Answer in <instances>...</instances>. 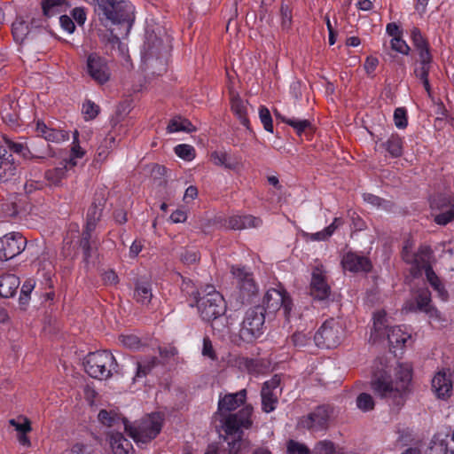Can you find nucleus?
<instances>
[{
	"mask_svg": "<svg viewBox=\"0 0 454 454\" xmlns=\"http://www.w3.org/2000/svg\"><path fill=\"white\" fill-rule=\"evenodd\" d=\"M450 205V200L444 195H438L431 201V207L433 208H442L444 207H449Z\"/></svg>",
	"mask_w": 454,
	"mask_h": 454,
	"instance_id": "nucleus-60",
	"label": "nucleus"
},
{
	"mask_svg": "<svg viewBox=\"0 0 454 454\" xmlns=\"http://www.w3.org/2000/svg\"><path fill=\"white\" fill-rule=\"evenodd\" d=\"M72 168L73 167L64 160L60 166L46 171L45 178L51 184L59 185L61 184V181L67 177V172Z\"/></svg>",
	"mask_w": 454,
	"mask_h": 454,
	"instance_id": "nucleus-30",
	"label": "nucleus"
},
{
	"mask_svg": "<svg viewBox=\"0 0 454 454\" xmlns=\"http://www.w3.org/2000/svg\"><path fill=\"white\" fill-rule=\"evenodd\" d=\"M6 151L0 148V182L10 180L16 173V166L9 159L5 158Z\"/></svg>",
	"mask_w": 454,
	"mask_h": 454,
	"instance_id": "nucleus-31",
	"label": "nucleus"
},
{
	"mask_svg": "<svg viewBox=\"0 0 454 454\" xmlns=\"http://www.w3.org/2000/svg\"><path fill=\"white\" fill-rule=\"evenodd\" d=\"M252 412L253 407L246 405L238 413L229 414L224 419L223 427L229 454H240L242 450L249 449V442L242 439L241 428H249L252 426Z\"/></svg>",
	"mask_w": 454,
	"mask_h": 454,
	"instance_id": "nucleus-2",
	"label": "nucleus"
},
{
	"mask_svg": "<svg viewBox=\"0 0 454 454\" xmlns=\"http://www.w3.org/2000/svg\"><path fill=\"white\" fill-rule=\"evenodd\" d=\"M156 357H150L136 363L137 372L135 380L145 377L156 365Z\"/></svg>",
	"mask_w": 454,
	"mask_h": 454,
	"instance_id": "nucleus-39",
	"label": "nucleus"
},
{
	"mask_svg": "<svg viewBox=\"0 0 454 454\" xmlns=\"http://www.w3.org/2000/svg\"><path fill=\"white\" fill-rule=\"evenodd\" d=\"M82 113L86 120H92L99 113V107L90 100L86 101L82 106Z\"/></svg>",
	"mask_w": 454,
	"mask_h": 454,
	"instance_id": "nucleus-49",
	"label": "nucleus"
},
{
	"mask_svg": "<svg viewBox=\"0 0 454 454\" xmlns=\"http://www.w3.org/2000/svg\"><path fill=\"white\" fill-rule=\"evenodd\" d=\"M64 5L65 0H44L43 2V11L45 16L51 17L60 12Z\"/></svg>",
	"mask_w": 454,
	"mask_h": 454,
	"instance_id": "nucleus-42",
	"label": "nucleus"
},
{
	"mask_svg": "<svg viewBox=\"0 0 454 454\" xmlns=\"http://www.w3.org/2000/svg\"><path fill=\"white\" fill-rule=\"evenodd\" d=\"M343 223V221L341 218H339V217H335L333 219V222L329 225L327 226L326 228H325V233L328 235V237L330 238L333 232L340 226L342 225Z\"/></svg>",
	"mask_w": 454,
	"mask_h": 454,
	"instance_id": "nucleus-64",
	"label": "nucleus"
},
{
	"mask_svg": "<svg viewBox=\"0 0 454 454\" xmlns=\"http://www.w3.org/2000/svg\"><path fill=\"white\" fill-rule=\"evenodd\" d=\"M246 398V389H242L234 394H226L219 399L218 411L222 414L232 411L242 405L245 403Z\"/></svg>",
	"mask_w": 454,
	"mask_h": 454,
	"instance_id": "nucleus-20",
	"label": "nucleus"
},
{
	"mask_svg": "<svg viewBox=\"0 0 454 454\" xmlns=\"http://www.w3.org/2000/svg\"><path fill=\"white\" fill-rule=\"evenodd\" d=\"M330 286L326 282L322 266L315 267L310 282V294L317 300H325L329 296Z\"/></svg>",
	"mask_w": 454,
	"mask_h": 454,
	"instance_id": "nucleus-17",
	"label": "nucleus"
},
{
	"mask_svg": "<svg viewBox=\"0 0 454 454\" xmlns=\"http://www.w3.org/2000/svg\"><path fill=\"white\" fill-rule=\"evenodd\" d=\"M98 418L103 425L109 427L122 425L125 428V425H128L125 419L121 418L116 412L112 411L102 410L99 411Z\"/></svg>",
	"mask_w": 454,
	"mask_h": 454,
	"instance_id": "nucleus-34",
	"label": "nucleus"
},
{
	"mask_svg": "<svg viewBox=\"0 0 454 454\" xmlns=\"http://www.w3.org/2000/svg\"><path fill=\"white\" fill-rule=\"evenodd\" d=\"M263 304L267 313L274 314L282 309L286 317H288L292 309V301L283 288L269 289L263 297Z\"/></svg>",
	"mask_w": 454,
	"mask_h": 454,
	"instance_id": "nucleus-12",
	"label": "nucleus"
},
{
	"mask_svg": "<svg viewBox=\"0 0 454 454\" xmlns=\"http://www.w3.org/2000/svg\"><path fill=\"white\" fill-rule=\"evenodd\" d=\"M120 340L123 346L131 349H137L141 345L139 338L133 334L121 335Z\"/></svg>",
	"mask_w": 454,
	"mask_h": 454,
	"instance_id": "nucleus-54",
	"label": "nucleus"
},
{
	"mask_svg": "<svg viewBox=\"0 0 454 454\" xmlns=\"http://www.w3.org/2000/svg\"><path fill=\"white\" fill-rule=\"evenodd\" d=\"M176 154L185 160H192L195 157V150L190 145H178L175 147Z\"/></svg>",
	"mask_w": 454,
	"mask_h": 454,
	"instance_id": "nucleus-46",
	"label": "nucleus"
},
{
	"mask_svg": "<svg viewBox=\"0 0 454 454\" xmlns=\"http://www.w3.org/2000/svg\"><path fill=\"white\" fill-rule=\"evenodd\" d=\"M168 51V46L163 43V41L156 36H150L144 46V58L150 60L153 58H160Z\"/></svg>",
	"mask_w": 454,
	"mask_h": 454,
	"instance_id": "nucleus-24",
	"label": "nucleus"
},
{
	"mask_svg": "<svg viewBox=\"0 0 454 454\" xmlns=\"http://www.w3.org/2000/svg\"><path fill=\"white\" fill-rule=\"evenodd\" d=\"M313 454H343L330 441H321L314 448Z\"/></svg>",
	"mask_w": 454,
	"mask_h": 454,
	"instance_id": "nucleus-43",
	"label": "nucleus"
},
{
	"mask_svg": "<svg viewBox=\"0 0 454 454\" xmlns=\"http://www.w3.org/2000/svg\"><path fill=\"white\" fill-rule=\"evenodd\" d=\"M194 298L201 317L210 321L224 314L226 306L222 294L213 286H207L196 293Z\"/></svg>",
	"mask_w": 454,
	"mask_h": 454,
	"instance_id": "nucleus-7",
	"label": "nucleus"
},
{
	"mask_svg": "<svg viewBox=\"0 0 454 454\" xmlns=\"http://www.w3.org/2000/svg\"><path fill=\"white\" fill-rule=\"evenodd\" d=\"M394 121L395 124L398 129H404L406 128L408 122H407V117H406V111L403 108H396L394 113Z\"/></svg>",
	"mask_w": 454,
	"mask_h": 454,
	"instance_id": "nucleus-56",
	"label": "nucleus"
},
{
	"mask_svg": "<svg viewBox=\"0 0 454 454\" xmlns=\"http://www.w3.org/2000/svg\"><path fill=\"white\" fill-rule=\"evenodd\" d=\"M411 248V244L407 241L403 251V260L409 263L414 264V266L411 268V271L416 270V272L414 273L415 275L418 274L421 270H424L427 281L438 293L439 297L442 301H446L448 298V293L428 262L431 253L430 248L427 247H421L419 252L416 254H412L409 251Z\"/></svg>",
	"mask_w": 454,
	"mask_h": 454,
	"instance_id": "nucleus-5",
	"label": "nucleus"
},
{
	"mask_svg": "<svg viewBox=\"0 0 454 454\" xmlns=\"http://www.w3.org/2000/svg\"><path fill=\"white\" fill-rule=\"evenodd\" d=\"M96 12L101 21L126 24L129 28L134 20V7L127 0H95Z\"/></svg>",
	"mask_w": 454,
	"mask_h": 454,
	"instance_id": "nucleus-4",
	"label": "nucleus"
},
{
	"mask_svg": "<svg viewBox=\"0 0 454 454\" xmlns=\"http://www.w3.org/2000/svg\"><path fill=\"white\" fill-rule=\"evenodd\" d=\"M86 71L98 83H106L110 79V69L106 60L97 53H90L87 57Z\"/></svg>",
	"mask_w": 454,
	"mask_h": 454,
	"instance_id": "nucleus-15",
	"label": "nucleus"
},
{
	"mask_svg": "<svg viewBox=\"0 0 454 454\" xmlns=\"http://www.w3.org/2000/svg\"><path fill=\"white\" fill-rule=\"evenodd\" d=\"M411 39L416 50L419 51V59H428V56H431L428 44L418 28L412 29Z\"/></svg>",
	"mask_w": 454,
	"mask_h": 454,
	"instance_id": "nucleus-35",
	"label": "nucleus"
},
{
	"mask_svg": "<svg viewBox=\"0 0 454 454\" xmlns=\"http://www.w3.org/2000/svg\"><path fill=\"white\" fill-rule=\"evenodd\" d=\"M287 451L288 454H309V450L306 445L294 440L287 442Z\"/></svg>",
	"mask_w": 454,
	"mask_h": 454,
	"instance_id": "nucleus-51",
	"label": "nucleus"
},
{
	"mask_svg": "<svg viewBox=\"0 0 454 454\" xmlns=\"http://www.w3.org/2000/svg\"><path fill=\"white\" fill-rule=\"evenodd\" d=\"M280 380L275 376L266 381L261 391L262 409L264 412L273 411L278 403V396L281 393L279 387Z\"/></svg>",
	"mask_w": 454,
	"mask_h": 454,
	"instance_id": "nucleus-16",
	"label": "nucleus"
},
{
	"mask_svg": "<svg viewBox=\"0 0 454 454\" xmlns=\"http://www.w3.org/2000/svg\"><path fill=\"white\" fill-rule=\"evenodd\" d=\"M259 117L262 123L263 124L264 129L267 131L273 133L272 118L270 116L269 109L266 106H262L259 108Z\"/></svg>",
	"mask_w": 454,
	"mask_h": 454,
	"instance_id": "nucleus-47",
	"label": "nucleus"
},
{
	"mask_svg": "<svg viewBox=\"0 0 454 454\" xmlns=\"http://www.w3.org/2000/svg\"><path fill=\"white\" fill-rule=\"evenodd\" d=\"M27 34V27L23 21L12 24V35L16 41L22 42Z\"/></svg>",
	"mask_w": 454,
	"mask_h": 454,
	"instance_id": "nucleus-50",
	"label": "nucleus"
},
{
	"mask_svg": "<svg viewBox=\"0 0 454 454\" xmlns=\"http://www.w3.org/2000/svg\"><path fill=\"white\" fill-rule=\"evenodd\" d=\"M332 414V408L328 406H319L309 415L302 417L299 421V426L311 431L325 429Z\"/></svg>",
	"mask_w": 454,
	"mask_h": 454,
	"instance_id": "nucleus-13",
	"label": "nucleus"
},
{
	"mask_svg": "<svg viewBox=\"0 0 454 454\" xmlns=\"http://www.w3.org/2000/svg\"><path fill=\"white\" fill-rule=\"evenodd\" d=\"M103 280L106 285H116L118 282V276L114 270H106L103 274Z\"/></svg>",
	"mask_w": 454,
	"mask_h": 454,
	"instance_id": "nucleus-63",
	"label": "nucleus"
},
{
	"mask_svg": "<svg viewBox=\"0 0 454 454\" xmlns=\"http://www.w3.org/2000/svg\"><path fill=\"white\" fill-rule=\"evenodd\" d=\"M210 159L215 165L224 167L227 169L237 171L242 167L240 158L231 155L225 151L213 152Z\"/></svg>",
	"mask_w": 454,
	"mask_h": 454,
	"instance_id": "nucleus-23",
	"label": "nucleus"
},
{
	"mask_svg": "<svg viewBox=\"0 0 454 454\" xmlns=\"http://www.w3.org/2000/svg\"><path fill=\"white\" fill-rule=\"evenodd\" d=\"M78 131L75 130L74 132V142H73V147L71 149V154L68 160H65L71 167L76 166V159H80L84 155V151L82 148L79 145L78 143Z\"/></svg>",
	"mask_w": 454,
	"mask_h": 454,
	"instance_id": "nucleus-41",
	"label": "nucleus"
},
{
	"mask_svg": "<svg viewBox=\"0 0 454 454\" xmlns=\"http://www.w3.org/2000/svg\"><path fill=\"white\" fill-rule=\"evenodd\" d=\"M374 405V400L370 394L362 393L356 398L357 408L364 412L373 410Z\"/></svg>",
	"mask_w": 454,
	"mask_h": 454,
	"instance_id": "nucleus-44",
	"label": "nucleus"
},
{
	"mask_svg": "<svg viewBox=\"0 0 454 454\" xmlns=\"http://www.w3.org/2000/svg\"><path fill=\"white\" fill-rule=\"evenodd\" d=\"M416 301L419 310L430 316L437 314V310L431 305V294L428 290H421L416 298Z\"/></svg>",
	"mask_w": 454,
	"mask_h": 454,
	"instance_id": "nucleus-37",
	"label": "nucleus"
},
{
	"mask_svg": "<svg viewBox=\"0 0 454 454\" xmlns=\"http://www.w3.org/2000/svg\"><path fill=\"white\" fill-rule=\"evenodd\" d=\"M411 369L409 365H400L393 380L386 372L375 374L371 381L373 392L387 400L394 410L399 411L410 394Z\"/></svg>",
	"mask_w": 454,
	"mask_h": 454,
	"instance_id": "nucleus-1",
	"label": "nucleus"
},
{
	"mask_svg": "<svg viewBox=\"0 0 454 454\" xmlns=\"http://www.w3.org/2000/svg\"><path fill=\"white\" fill-rule=\"evenodd\" d=\"M102 207L101 205L93 203L88 209L86 217V227L89 229H95L97 223L101 217Z\"/></svg>",
	"mask_w": 454,
	"mask_h": 454,
	"instance_id": "nucleus-40",
	"label": "nucleus"
},
{
	"mask_svg": "<svg viewBox=\"0 0 454 454\" xmlns=\"http://www.w3.org/2000/svg\"><path fill=\"white\" fill-rule=\"evenodd\" d=\"M134 298L141 304H149L153 298L152 283L147 280L137 281L135 286Z\"/></svg>",
	"mask_w": 454,
	"mask_h": 454,
	"instance_id": "nucleus-29",
	"label": "nucleus"
},
{
	"mask_svg": "<svg viewBox=\"0 0 454 454\" xmlns=\"http://www.w3.org/2000/svg\"><path fill=\"white\" fill-rule=\"evenodd\" d=\"M4 139L7 147L24 160L44 159L50 154L46 152H41L34 146L30 149L26 144L16 143L7 137H4Z\"/></svg>",
	"mask_w": 454,
	"mask_h": 454,
	"instance_id": "nucleus-18",
	"label": "nucleus"
},
{
	"mask_svg": "<svg viewBox=\"0 0 454 454\" xmlns=\"http://www.w3.org/2000/svg\"><path fill=\"white\" fill-rule=\"evenodd\" d=\"M432 388L438 398L447 399L452 391V381L446 372H437L432 380Z\"/></svg>",
	"mask_w": 454,
	"mask_h": 454,
	"instance_id": "nucleus-19",
	"label": "nucleus"
},
{
	"mask_svg": "<svg viewBox=\"0 0 454 454\" xmlns=\"http://www.w3.org/2000/svg\"><path fill=\"white\" fill-rule=\"evenodd\" d=\"M33 289H34V284L32 283L31 280L26 282L22 286L21 291H20V303L25 304L27 302V301L29 300V294Z\"/></svg>",
	"mask_w": 454,
	"mask_h": 454,
	"instance_id": "nucleus-59",
	"label": "nucleus"
},
{
	"mask_svg": "<svg viewBox=\"0 0 454 454\" xmlns=\"http://www.w3.org/2000/svg\"><path fill=\"white\" fill-rule=\"evenodd\" d=\"M195 130V127L192 124L190 121H188L187 119H183L181 117H175L172 120H170L167 127V131L168 133H174L178 131H185L190 133Z\"/></svg>",
	"mask_w": 454,
	"mask_h": 454,
	"instance_id": "nucleus-36",
	"label": "nucleus"
},
{
	"mask_svg": "<svg viewBox=\"0 0 454 454\" xmlns=\"http://www.w3.org/2000/svg\"><path fill=\"white\" fill-rule=\"evenodd\" d=\"M420 66L416 67L414 70V74L416 77L420 80L428 78V73L431 67L432 57L428 56V59H419Z\"/></svg>",
	"mask_w": 454,
	"mask_h": 454,
	"instance_id": "nucleus-45",
	"label": "nucleus"
},
{
	"mask_svg": "<svg viewBox=\"0 0 454 454\" xmlns=\"http://www.w3.org/2000/svg\"><path fill=\"white\" fill-rule=\"evenodd\" d=\"M343 336V327L340 321L329 319L316 333L314 340L318 347L332 348L337 347Z\"/></svg>",
	"mask_w": 454,
	"mask_h": 454,
	"instance_id": "nucleus-11",
	"label": "nucleus"
},
{
	"mask_svg": "<svg viewBox=\"0 0 454 454\" xmlns=\"http://www.w3.org/2000/svg\"><path fill=\"white\" fill-rule=\"evenodd\" d=\"M20 286V279L13 274H6L0 277V296L3 298L12 297Z\"/></svg>",
	"mask_w": 454,
	"mask_h": 454,
	"instance_id": "nucleus-27",
	"label": "nucleus"
},
{
	"mask_svg": "<svg viewBox=\"0 0 454 454\" xmlns=\"http://www.w3.org/2000/svg\"><path fill=\"white\" fill-rule=\"evenodd\" d=\"M85 372L92 378L106 380L117 372V363L113 354L106 350L90 353L84 358Z\"/></svg>",
	"mask_w": 454,
	"mask_h": 454,
	"instance_id": "nucleus-8",
	"label": "nucleus"
},
{
	"mask_svg": "<svg viewBox=\"0 0 454 454\" xmlns=\"http://www.w3.org/2000/svg\"><path fill=\"white\" fill-rule=\"evenodd\" d=\"M36 132L38 136L49 142L59 143L68 139V135L66 132L49 128L42 121H37Z\"/></svg>",
	"mask_w": 454,
	"mask_h": 454,
	"instance_id": "nucleus-26",
	"label": "nucleus"
},
{
	"mask_svg": "<svg viewBox=\"0 0 454 454\" xmlns=\"http://www.w3.org/2000/svg\"><path fill=\"white\" fill-rule=\"evenodd\" d=\"M26 239L20 233H9L0 238V261H8L25 248Z\"/></svg>",
	"mask_w": 454,
	"mask_h": 454,
	"instance_id": "nucleus-14",
	"label": "nucleus"
},
{
	"mask_svg": "<svg viewBox=\"0 0 454 454\" xmlns=\"http://www.w3.org/2000/svg\"><path fill=\"white\" fill-rule=\"evenodd\" d=\"M226 223L231 229L242 230L259 227L262 224V220L250 215H232L227 219Z\"/></svg>",
	"mask_w": 454,
	"mask_h": 454,
	"instance_id": "nucleus-25",
	"label": "nucleus"
},
{
	"mask_svg": "<svg viewBox=\"0 0 454 454\" xmlns=\"http://www.w3.org/2000/svg\"><path fill=\"white\" fill-rule=\"evenodd\" d=\"M263 310L262 307L256 306L247 311L239 330V336L244 341L250 342L262 334L265 321Z\"/></svg>",
	"mask_w": 454,
	"mask_h": 454,
	"instance_id": "nucleus-10",
	"label": "nucleus"
},
{
	"mask_svg": "<svg viewBox=\"0 0 454 454\" xmlns=\"http://www.w3.org/2000/svg\"><path fill=\"white\" fill-rule=\"evenodd\" d=\"M231 106L232 112L244 126H248L247 102L243 101L238 95H231Z\"/></svg>",
	"mask_w": 454,
	"mask_h": 454,
	"instance_id": "nucleus-32",
	"label": "nucleus"
},
{
	"mask_svg": "<svg viewBox=\"0 0 454 454\" xmlns=\"http://www.w3.org/2000/svg\"><path fill=\"white\" fill-rule=\"evenodd\" d=\"M382 145L392 157H400L403 154V139L397 134H392Z\"/></svg>",
	"mask_w": 454,
	"mask_h": 454,
	"instance_id": "nucleus-38",
	"label": "nucleus"
},
{
	"mask_svg": "<svg viewBox=\"0 0 454 454\" xmlns=\"http://www.w3.org/2000/svg\"><path fill=\"white\" fill-rule=\"evenodd\" d=\"M60 25L68 33L74 32L75 26L74 21L67 15H63L60 17Z\"/></svg>",
	"mask_w": 454,
	"mask_h": 454,
	"instance_id": "nucleus-62",
	"label": "nucleus"
},
{
	"mask_svg": "<svg viewBox=\"0 0 454 454\" xmlns=\"http://www.w3.org/2000/svg\"><path fill=\"white\" fill-rule=\"evenodd\" d=\"M454 218V213L451 210H449L445 213L439 214L435 215L434 221L436 223L441 225H445L450 223Z\"/></svg>",
	"mask_w": 454,
	"mask_h": 454,
	"instance_id": "nucleus-61",
	"label": "nucleus"
},
{
	"mask_svg": "<svg viewBox=\"0 0 454 454\" xmlns=\"http://www.w3.org/2000/svg\"><path fill=\"white\" fill-rule=\"evenodd\" d=\"M390 43H391V48L394 51L400 52L402 54H404V55H407L409 53L410 47L408 46L406 42L400 37V35L392 38Z\"/></svg>",
	"mask_w": 454,
	"mask_h": 454,
	"instance_id": "nucleus-53",
	"label": "nucleus"
},
{
	"mask_svg": "<svg viewBox=\"0 0 454 454\" xmlns=\"http://www.w3.org/2000/svg\"><path fill=\"white\" fill-rule=\"evenodd\" d=\"M344 270L351 272L369 271L372 268L371 262L364 256L354 253H347L341 261Z\"/></svg>",
	"mask_w": 454,
	"mask_h": 454,
	"instance_id": "nucleus-21",
	"label": "nucleus"
},
{
	"mask_svg": "<svg viewBox=\"0 0 454 454\" xmlns=\"http://www.w3.org/2000/svg\"><path fill=\"white\" fill-rule=\"evenodd\" d=\"M292 24V14L288 6L281 7V26L283 29L288 30Z\"/></svg>",
	"mask_w": 454,
	"mask_h": 454,
	"instance_id": "nucleus-58",
	"label": "nucleus"
},
{
	"mask_svg": "<svg viewBox=\"0 0 454 454\" xmlns=\"http://www.w3.org/2000/svg\"><path fill=\"white\" fill-rule=\"evenodd\" d=\"M387 340L391 348H402L405 342L411 339L408 333L403 332L400 326L391 327L384 310H379L373 315V326L370 335L372 343Z\"/></svg>",
	"mask_w": 454,
	"mask_h": 454,
	"instance_id": "nucleus-3",
	"label": "nucleus"
},
{
	"mask_svg": "<svg viewBox=\"0 0 454 454\" xmlns=\"http://www.w3.org/2000/svg\"><path fill=\"white\" fill-rule=\"evenodd\" d=\"M180 259L184 264L192 265L199 261V254L194 249H185L181 253Z\"/></svg>",
	"mask_w": 454,
	"mask_h": 454,
	"instance_id": "nucleus-52",
	"label": "nucleus"
},
{
	"mask_svg": "<svg viewBox=\"0 0 454 454\" xmlns=\"http://www.w3.org/2000/svg\"><path fill=\"white\" fill-rule=\"evenodd\" d=\"M277 119L281 120L283 122L290 125L294 129L298 135H301L306 129L311 128V122L308 120H301L297 118H286L283 116L278 110L274 111Z\"/></svg>",
	"mask_w": 454,
	"mask_h": 454,
	"instance_id": "nucleus-33",
	"label": "nucleus"
},
{
	"mask_svg": "<svg viewBox=\"0 0 454 454\" xmlns=\"http://www.w3.org/2000/svg\"><path fill=\"white\" fill-rule=\"evenodd\" d=\"M109 442L114 454H129L132 445L121 433L110 432Z\"/></svg>",
	"mask_w": 454,
	"mask_h": 454,
	"instance_id": "nucleus-28",
	"label": "nucleus"
},
{
	"mask_svg": "<svg viewBox=\"0 0 454 454\" xmlns=\"http://www.w3.org/2000/svg\"><path fill=\"white\" fill-rule=\"evenodd\" d=\"M95 229H89L86 227L84 231L82 232V239L80 241V246L82 247L84 255L86 259L90 256V240L91 239V233Z\"/></svg>",
	"mask_w": 454,
	"mask_h": 454,
	"instance_id": "nucleus-48",
	"label": "nucleus"
},
{
	"mask_svg": "<svg viewBox=\"0 0 454 454\" xmlns=\"http://www.w3.org/2000/svg\"><path fill=\"white\" fill-rule=\"evenodd\" d=\"M161 427V416L153 413L143 418L136 426L125 425V431L136 442L147 443L159 434Z\"/></svg>",
	"mask_w": 454,
	"mask_h": 454,
	"instance_id": "nucleus-9",
	"label": "nucleus"
},
{
	"mask_svg": "<svg viewBox=\"0 0 454 454\" xmlns=\"http://www.w3.org/2000/svg\"><path fill=\"white\" fill-rule=\"evenodd\" d=\"M231 272L236 278L239 289L244 296H250L257 293V286L251 275L241 268H232Z\"/></svg>",
	"mask_w": 454,
	"mask_h": 454,
	"instance_id": "nucleus-22",
	"label": "nucleus"
},
{
	"mask_svg": "<svg viewBox=\"0 0 454 454\" xmlns=\"http://www.w3.org/2000/svg\"><path fill=\"white\" fill-rule=\"evenodd\" d=\"M10 424L20 434H27L32 430L30 421L26 418L22 419V422L11 419Z\"/></svg>",
	"mask_w": 454,
	"mask_h": 454,
	"instance_id": "nucleus-57",
	"label": "nucleus"
},
{
	"mask_svg": "<svg viewBox=\"0 0 454 454\" xmlns=\"http://www.w3.org/2000/svg\"><path fill=\"white\" fill-rule=\"evenodd\" d=\"M411 248V244L407 241L403 251V260L409 263L414 264V266L411 268V271L416 270V272L414 273L415 275L418 274L421 270H424L427 281L438 293L439 297L442 301H446L448 298V293L428 262L431 253L430 248L427 247H421L419 252L416 254H412L409 251Z\"/></svg>",
	"mask_w": 454,
	"mask_h": 454,
	"instance_id": "nucleus-6",
	"label": "nucleus"
},
{
	"mask_svg": "<svg viewBox=\"0 0 454 454\" xmlns=\"http://www.w3.org/2000/svg\"><path fill=\"white\" fill-rule=\"evenodd\" d=\"M310 337L303 333H295L291 337L293 345L298 348H301L309 344Z\"/></svg>",
	"mask_w": 454,
	"mask_h": 454,
	"instance_id": "nucleus-55",
	"label": "nucleus"
}]
</instances>
